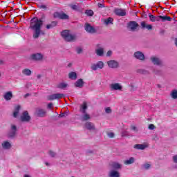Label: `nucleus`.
Here are the masks:
<instances>
[{
  "mask_svg": "<svg viewBox=\"0 0 177 177\" xmlns=\"http://www.w3.org/2000/svg\"><path fill=\"white\" fill-rule=\"evenodd\" d=\"M40 8H41V9H46V6H45V5H41V6H40Z\"/></svg>",
  "mask_w": 177,
  "mask_h": 177,
  "instance_id": "nucleus-54",
  "label": "nucleus"
},
{
  "mask_svg": "<svg viewBox=\"0 0 177 177\" xmlns=\"http://www.w3.org/2000/svg\"><path fill=\"white\" fill-rule=\"evenodd\" d=\"M149 19L151 21H160V16L155 17L154 15H151L149 16Z\"/></svg>",
  "mask_w": 177,
  "mask_h": 177,
  "instance_id": "nucleus-35",
  "label": "nucleus"
},
{
  "mask_svg": "<svg viewBox=\"0 0 177 177\" xmlns=\"http://www.w3.org/2000/svg\"><path fill=\"white\" fill-rule=\"evenodd\" d=\"M131 129L132 131H134V132H138V128L136 126L131 125Z\"/></svg>",
  "mask_w": 177,
  "mask_h": 177,
  "instance_id": "nucleus-46",
  "label": "nucleus"
},
{
  "mask_svg": "<svg viewBox=\"0 0 177 177\" xmlns=\"http://www.w3.org/2000/svg\"><path fill=\"white\" fill-rule=\"evenodd\" d=\"M54 17H59V19H62L63 20H67V19H68V15L65 13L55 12Z\"/></svg>",
  "mask_w": 177,
  "mask_h": 177,
  "instance_id": "nucleus-16",
  "label": "nucleus"
},
{
  "mask_svg": "<svg viewBox=\"0 0 177 177\" xmlns=\"http://www.w3.org/2000/svg\"><path fill=\"white\" fill-rule=\"evenodd\" d=\"M141 27L142 28H147V30H151L153 28L151 25H147L145 21L141 22Z\"/></svg>",
  "mask_w": 177,
  "mask_h": 177,
  "instance_id": "nucleus-29",
  "label": "nucleus"
},
{
  "mask_svg": "<svg viewBox=\"0 0 177 177\" xmlns=\"http://www.w3.org/2000/svg\"><path fill=\"white\" fill-rule=\"evenodd\" d=\"M24 177H31L30 175L25 174Z\"/></svg>",
  "mask_w": 177,
  "mask_h": 177,
  "instance_id": "nucleus-58",
  "label": "nucleus"
},
{
  "mask_svg": "<svg viewBox=\"0 0 177 177\" xmlns=\"http://www.w3.org/2000/svg\"><path fill=\"white\" fill-rule=\"evenodd\" d=\"M31 70L28 69V68H25L22 71V74H24V75H26L28 77H30V75H31Z\"/></svg>",
  "mask_w": 177,
  "mask_h": 177,
  "instance_id": "nucleus-32",
  "label": "nucleus"
},
{
  "mask_svg": "<svg viewBox=\"0 0 177 177\" xmlns=\"http://www.w3.org/2000/svg\"><path fill=\"white\" fill-rule=\"evenodd\" d=\"M62 37L66 42H74L77 40V35L70 33V30H65L61 32Z\"/></svg>",
  "mask_w": 177,
  "mask_h": 177,
  "instance_id": "nucleus-2",
  "label": "nucleus"
},
{
  "mask_svg": "<svg viewBox=\"0 0 177 177\" xmlns=\"http://www.w3.org/2000/svg\"><path fill=\"white\" fill-rule=\"evenodd\" d=\"M115 15H117V16H125L127 15V12H125V10H122L120 8L115 9Z\"/></svg>",
  "mask_w": 177,
  "mask_h": 177,
  "instance_id": "nucleus-21",
  "label": "nucleus"
},
{
  "mask_svg": "<svg viewBox=\"0 0 177 177\" xmlns=\"http://www.w3.org/2000/svg\"><path fill=\"white\" fill-rule=\"evenodd\" d=\"M68 77L70 78V80H77V73L75 72L69 73Z\"/></svg>",
  "mask_w": 177,
  "mask_h": 177,
  "instance_id": "nucleus-33",
  "label": "nucleus"
},
{
  "mask_svg": "<svg viewBox=\"0 0 177 177\" xmlns=\"http://www.w3.org/2000/svg\"><path fill=\"white\" fill-rule=\"evenodd\" d=\"M138 26L139 25L136 21H131L129 24V28H130L131 31H135V30H136V28H138Z\"/></svg>",
  "mask_w": 177,
  "mask_h": 177,
  "instance_id": "nucleus-20",
  "label": "nucleus"
},
{
  "mask_svg": "<svg viewBox=\"0 0 177 177\" xmlns=\"http://www.w3.org/2000/svg\"><path fill=\"white\" fill-rule=\"evenodd\" d=\"M48 154L50 157H56V153L53 151H49Z\"/></svg>",
  "mask_w": 177,
  "mask_h": 177,
  "instance_id": "nucleus-42",
  "label": "nucleus"
},
{
  "mask_svg": "<svg viewBox=\"0 0 177 177\" xmlns=\"http://www.w3.org/2000/svg\"><path fill=\"white\" fill-rule=\"evenodd\" d=\"M111 167L112 168H113L114 169H121L122 165H121V164L117 162H113L111 163Z\"/></svg>",
  "mask_w": 177,
  "mask_h": 177,
  "instance_id": "nucleus-25",
  "label": "nucleus"
},
{
  "mask_svg": "<svg viewBox=\"0 0 177 177\" xmlns=\"http://www.w3.org/2000/svg\"><path fill=\"white\" fill-rule=\"evenodd\" d=\"M42 24H44V22L41 19H39L37 17L31 19L30 28L34 30L33 38L35 39L39 38V35H41V28L42 27Z\"/></svg>",
  "mask_w": 177,
  "mask_h": 177,
  "instance_id": "nucleus-1",
  "label": "nucleus"
},
{
  "mask_svg": "<svg viewBox=\"0 0 177 177\" xmlns=\"http://www.w3.org/2000/svg\"><path fill=\"white\" fill-rule=\"evenodd\" d=\"M43 59L44 55L40 53H33L29 57V59L32 60L33 62H41Z\"/></svg>",
  "mask_w": 177,
  "mask_h": 177,
  "instance_id": "nucleus-5",
  "label": "nucleus"
},
{
  "mask_svg": "<svg viewBox=\"0 0 177 177\" xmlns=\"http://www.w3.org/2000/svg\"><path fill=\"white\" fill-rule=\"evenodd\" d=\"M31 120V116L28 114L27 111L23 112L21 115V121L23 122H29Z\"/></svg>",
  "mask_w": 177,
  "mask_h": 177,
  "instance_id": "nucleus-7",
  "label": "nucleus"
},
{
  "mask_svg": "<svg viewBox=\"0 0 177 177\" xmlns=\"http://www.w3.org/2000/svg\"><path fill=\"white\" fill-rule=\"evenodd\" d=\"M21 108V106H20V105H18L15 107V111L13 113V117H15V118L19 115V111H20Z\"/></svg>",
  "mask_w": 177,
  "mask_h": 177,
  "instance_id": "nucleus-30",
  "label": "nucleus"
},
{
  "mask_svg": "<svg viewBox=\"0 0 177 177\" xmlns=\"http://www.w3.org/2000/svg\"><path fill=\"white\" fill-rule=\"evenodd\" d=\"M109 177H120V173L115 170H111L109 173Z\"/></svg>",
  "mask_w": 177,
  "mask_h": 177,
  "instance_id": "nucleus-26",
  "label": "nucleus"
},
{
  "mask_svg": "<svg viewBox=\"0 0 177 177\" xmlns=\"http://www.w3.org/2000/svg\"><path fill=\"white\" fill-rule=\"evenodd\" d=\"M46 165H49V163H46Z\"/></svg>",
  "mask_w": 177,
  "mask_h": 177,
  "instance_id": "nucleus-63",
  "label": "nucleus"
},
{
  "mask_svg": "<svg viewBox=\"0 0 177 177\" xmlns=\"http://www.w3.org/2000/svg\"><path fill=\"white\" fill-rule=\"evenodd\" d=\"M157 86H158V88L159 89L161 88V85L158 84Z\"/></svg>",
  "mask_w": 177,
  "mask_h": 177,
  "instance_id": "nucleus-60",
  "label": "nucleus"
},
{
  "mask_svg": "<svg viewBox=\"0 0 177 177\" xmlns=\"http://www.w3.org/2000/svg\"><path fill=\"white\" fill-rule=\"evenodd\" d=\"M69 6L73 9V10H78V6L75 4H71Z\"/></svg>",
  "mask_w": 177,
  "mask_h": 177,
  "instance_id": "nucleus-40",
  "label": "nucleus"
},
{
  "mask_svg": "<svg viewBox=\"0 0 177 177\" xmlns=\"http://www.w3.org/2000/svg\"><path fill=\"white\" fill-rule=\"evenodd\" d=\"M40 77H41V75H38L37 78H40Z\"/></svg>",
  "mask_w": 177,
  "mask_h": 177,
  "instance_id": "nucleus-61",
  "label": "nucleus"
},
{
  "mask_svg": "<svg viewBox=\"0 0 177 177\" xmlns=\"http://www.w3.org/2000/svg\"><path fill=\"white\" fill-rule=\"evenodd\" d=\"M97 48L95 50V53L97 56H103V55L104 54V49L102 47H100V44H98L97 46Z\"/></svg>",
  "mask_w": 177,
  "mask_h": 177,
  "instance_id": "nucleus-17",
  "label": "nucleus"
},
{
  "mask_svg": "<svg viewBox=\"0 0 177 177\" xmlns=\"http://www.w3.org/2000/svg\"><path fill=\"white\" fill-rule=\"evenodd\" d=\"M105 112L106 114H111V109L110 107H107L105 109Z\"/></svg>",
  "mask_w": 177,
  "mask_h": 177,
  "instance_id": "nucleus-43",
  "label": "nucleus"
},
{
  "mask_svg": "<svg viewBox=\"0 0 177 177\" xmlns=\"http://www.w3.org/2000/svg\"><path fill=\"white\" fill-rule=\"evenodd\" d=\"M133 57L138 60H140V62H145V60H146V57L142 51L135 52L133 54Z\"/></svg>",
  "mask_w": 177,
  "mask_h": 177,
  "instance_id": "nucleus-6",
  "label": "nucleus"
},
{
  "mask_svg": "<svg viewBox=\"0 0 177 177\" xmlns=\"http://www.w3.org/2000/svg\"><path fill=\"white\" fill-rule=\"evenodd\" d=\"M88 109V105L86 102H84L82 105L80 106V112L83 115L81 117L82 121H88L91 120V115L86 113V109Z\"/></svg>",
  "mask_w": 177,
  "mask_h": 177,
  "instance_id": "nucleus-3",
  "label": "nucleus"
},
{
  "mask_svg": "<svg viewBox=\"0 0 177 177\" xmlns=\"http://www.w3.org/2000/svg\"><path fill=\"white\" fill-rule=\"evenodd\" d=\"M153 73L156 75H162V70L158 69V68H154L153 69Z\"/></svg>",
  "mask_w": 177,
  "mask_h": 177,
  "instance_id": "nucleus-36",
  "label": "nucleus"
},
{
  "mask_svg": "<svg viewBox=\"0 0 177 177\" xmlns=\"http://www.w3.org/2000/svg\"><path fill=\"white\" fill-rule=\"evenodd\" d=\"M85 128L88 131H95V129H96L95 124L91 122H87L85 124Z\"/></svg>",
  "mask_w": 177,
  "mask_h": 177,
  "instance_id": "nucleus-18",
  "label": "nucleus"
},
{
  "mask_svg": "<svg viewBox=\"0 0 177 177\" xmlns=\"http://www.w3.org/2000/svg\"><path fill=\"white\" fill-rule=\"evenodd\" d=\"M56 26H57V22L52 21L50 24L46 25V28L50 30V28H53V27H56Z\"/></svg>",
  "mask_w": 177,
  "mask_h": 177,
  "instance_id": "nucleus-28",
  "label": "nucleus"
},
{
  "mask_svg": "<svg viewBox=\"0 0 177 177\" xmlns=\"http://www.w3.org/2000/svg\"><path fill=\"white\" fill-rule=\"evenodd\" d=\"M2 64H5V62L0 59V66H2Z\"/></svg>",
  "mask_w": 177,
  "mask_h": 177,
  "instance_id": "nucleus-53",
  "label": "nucleus"
},
{
  "mask_svg": "<svg viewBox=\"0 0 177 177\" xmlns=\"http://www.w3.org/2000/svg\"><path fill=\"white\" fill-rule=\"evenodd\" d=\"M28 96H31V94H30V93H26V95H24V97L25 99H27V97H28Z\"/></svg>",
  "mask_w": 177,
  "mask_h": 177,
  "instance_id": "nucleus-52",
  "label": "nucleus"
},
{
  "mask_svg": "<svg viewBox=\"0 0 177 177\" xmlns=\"http://www.w3.org/2000/svg\"><path fill=\"white\" fill-rule=\"evenodd\" d=\"M52 107H53V103H49L48 104V109H52Z\"/></svg>",
  "mask_w": 177,
  "mask_h": 177,
  "instance_id": "nucleus-51",
  "label": "nucleus"
},
{
  "mask_svg": "<svg viewBox=\"0 0 177 177\" xmlns=\"http://www.w3.org/2000/svg\"><path fill=\"white\" fill-rule=\"evenodd\" d=\"M113 20H114V19H113V18L109 17V18H108L107 19H105L104 23H105V24H106V25L113 24Z\"/></svg>",
  "mask_w": 177,
  "mask_h": 177,
  "instance_id": "nucleus-38",
  "label": "nucleus"
},
{
  "mask_svg": "<svg viewBox=\"0 0 177 177\" xmlns=\"http://www.w3.org/2000/svg\"><path fill=\"white\" fill-rule=\"evenodd\" d=\"M109 138H114V133L110 132L107 133Z\"/></svg>",
  "mask_w": 177,
  "mask_h": 177,
  "instance_id": "nucleus-49",
  "label": "nucleus"
},
{
  "mask_svg": "<svg viewBox=\"0 0 177 177\" xmlns=\"http://www.w3.org/2000/svg\"><path fill=\"white\" fill-rule=\"evenodd\" d=\"M84 30L86 32H89V34H95L96 32V29L93 28V26H91L89 24H86L84 26Z\"/></svg>",
  "mask_w": 177,
  "mask_h": 177,
  "instance_id": "nucleus-12",
  "label": "nucleus"
},
{
  "mask_svg": "<svg viewBox=\"0 0 177 177\" xmlns=\"http://www.w3.org/2000/svg\"><path fill=\"white\" fill-rule=\"evenodd\" d=\"M136 73H138V74H142L143 75H149V74H150L149 71L142 68L137 69Z\"/></svg>",
  "mask_w": 177,
  "mask_h": 177,
  "instance_id": "nucleus-24",
  "label": "nucleus"
},
{
  "mask_svg": "<svg viewBox=\"0 0 177 177\" xmlns=\"http://www.w3.org/2000/svg\"><path fill=\"white\" fill-rule=\"evenodd\" d=\"M107 65L109 68H118L120 64L116 60H109L107 62Z\"/></svg>",
  "mask_w": 177,
  "mask_h": 177,
  "instance_id": "nucleus-9",
  "label": "nucleus"
},
{
  "mask_svg": "<svg viewBox=\"0 0 177 177\" xmlns=\"http://www.w3.org/2000/svg\"><path fill=\"white\" fill-rule=\"evenodd\" d=\"M35 115L37 117L44 118L46 115V111L45 109L38 108L35 111Z\"/></svg>",
  "mask_w": 177,
  "mask_h": 177,
  "instance_id": "nucleus-13",
  "label": "nucleus"
},
{
  "mask_svg": "<svg viewBox=\"0 0 177 177\" xmlns=\"http://www.w3.org/2000/svg\"><path fill=\"white\" fill-rule=\"evenodd\" d=\"M104 67V63H103V62L102 61H99L96 64H91V70H93V71H96L97 68H100V70H102V68H103Z\"/></svg>",
  "mask_w": 177,
  "mask_h": 177,
  "instance_id": "nucleus-8",
  "label": "nucleus"
},
{
  "mask_svg": "<svg viewBox=\"0 0 177 177\" xmlns=\"http://www.w3.org/2000/svg\"><path fill=\"white\" fill-rule=\"evenodd\" d=\"M59 117L60 118L64 117V113H61V114H59Z\"/></svg>",
  "mask_w": 177,
  "mask_h": 177,
  "instance_id": "nucleus-55",
  "label": "nucleus"
},
{
  "mask_svg": "<svg viewBox=\"0 0 177 177\" xmlns=\"http://www.w3.org/2000/svg\"><path fill=\"white\" fill-rule=\"evenodd\" d=\"M88 153H92V151H88Z\"/></svg>",
  "mask_w": 177,
  "mask_h": 177,
  "instance_id": "nucleus-62",
  "label": "nucleus"
},
{
  "mask_svg": "<svg viewBox=\"0 0 177 177\" xmlns=\"http://www.w3.org/2000/svg\"><path fill=\"white\" fill-rule=\"evenodd\" d=\"M76 52L77 55H81V53H82V48L81 47L76 48Z\"/></svg>",
  "mask_w": 177,
  "mask_h": 177,
  "instance_id": "nucleus-41",
  "label": "nucleus"
},
{
  "mask_svg": "<svg viewBox=\"0 0 177 177\" xmlns=\"http://www.w3.org/2000/svg\"><path fill=\"white\" fill-rule=\"evenodd\" d=\"M12 97H13V93H12V91H8L4 93L3 98L5 99V100H11Z\"/></svg>",
  "mask_w": 177,
  "mask_h": 177,
  "instance_id": "nucleus-22",
  "label": "nucleus"
},
{
  "mask_svg": "<svg viewBox=\"0 0 177 177\" xmlns=\"http://www.w3.org/2000/svg\"><path fill=\"white\" fill-rule=\"evenodd\" d=\"M111 91H122V86L120 83H113L110 86Z\"/></svg>",
  "mask_w": 177,
  "mask_h": 177,
  "instance_id": "nucleus-11",
  "label": "nucleus"
},
{
  "mask_svg": "<svg viewBox=\"0 0 177 177\" xmlns=\"http://www.w3.org/2000/svg\"><path fill=\"white\" fill-rule=\"evenodd\" d=\"M150 167H151V165L149 163L143 165V168H145V169H149V168H150Z\"/></svg>",
  "mask_w": 177,
  "mask_h": 177,
  "instance_id": "nucleus-45",
  "label": "nucleus"
},
{
  "mask_svg": "<svg viewBox=\"0 0 177 177\" xmlns=\"http://www.w3.org/2000/svg\"><path fill=\"white\" fill-rule=\"evenodd\" d=\"M147 147V145L145 144H136L134 145V149H136L137 150H145Z\"/></svg>",
  "mask_w": 177,
  "mask_h": 177,
  "instance_id": "nucleus-23",
  "label": "nucleus"
},
{
  "mask_svg": "<svg viewBox=\"0 0 177 177\" xmlns=\"http://www.w3.org/2000/svg\"><path fill=\"white\" fill-rule=\"evenodd\" d=\"M161 19L162 21H171V20H172V18H171V17H168V16H159V20Z\"/></svg>",
  "mask_w": 177,
  "mask_h": 177,
  "instance_id": "nucleus-27",
  "label": "nucleus"
},
{
  "mask_svg": "<svg viewBox=\"0 0 177 177\" xmlns=\"http://www.w3.org/2000/svg\"><path fill=\"white\" fill-rule=\"evenodd\" d=\"M175 45L177 47V38L175 39Z\"/></svg>",
  "mask_w": 177,
  "mask_h": 177,
  "instance_id": "nucleus-57",
  "label": "nucleus"
},
{
  "mask_svg": "<svg viewBox=\"0 0 177 177\" xmlns=\"http://www.w3.org/2000/svg\"><path fill=\"white\" fill-rule=\"evenodd\" d=\"M113 55V51L111 50H109L107 53H106V56L108 57H110V56H111Z\"/></svg>",
  "mask_w": 177,
  "mask_h": 177,
  "instance_id": "nucleus-48",
  "label": "nucleus"
},
{
  "mask_svg": "<svg viewBox=\"0 0 177 177\" xmlns=\"http://www.w3.org/2000/svg\"><path fill=\"white\" fill-rule=\"evenodd\" d=\"M85 14L87 15V16H93V11L92 10H87Z\"/></svg>",
  "mask_w": 177,
  "mask_h": 177,
  "instance_id": "nucleus-39",
  "label": "nucleus"
},
{
  "mask_svg": "<svg viewBox=\"0 0 177 177\" xmlns=\"http://www.w3.org/2000/svg\"><path fill=\"white\" fill-rule=\"evenodd\" d=\"M1 146L4 150H10V149H12V143L8 140L3 141Z\"/></svg>",
  "mask_w": 177,
  "mask_h": 177,
  "instance_id": "nucleus-15",
  "label": "nucleus"
},
{
  "mask_svg": "<svg viewBox=\"0 0 177 177\" xmlns=\"http://www.w3.org/2000/svg\"><path fill=\"white\" fill-rule=\"evenodd\" d=\"M150 61L154 66H160V67H164L165 66L162 60H161V59H160V57L157 56H154V55L151 56L150 57Z\"/></svg>",
  "mask_w": 177,
  "mask_h": 177,
  "instance_id": "nucleus-4",
  "label": "nucleus"
},
{
  "mask_svg": "<svg viewBox=\"0 0 177 177\" xmlns=\"http://www.w3.org/2000/svg\"><path fill=\"white\" fill-rule=\"evenodd\" d=\"M173 161H174V162L177 164V155L173 156Z\"/></svg>",
  "mask_w": 177,
  "mask_h": 177,
  "instance_id": "nucleus-50",
  "label": "nucleus"
},
{
  "mask_svg": "<svg viewBox=\"0 0 177 177\" xmlns=\"http://www.w3.org/2000/svg\"><path fill=\"white\" fill-rule=\"evenodd\" d=\"M64 94L63 93H55L48 96V100H55L56 99H63Z\"/></svg>",
  "mask_w": 177,
  "mask_h": 177,
  "instance_id": "nucleus-10",
  "label": "nucleus"
},
{
  "mask_svg": "<svg viewBox=\"0 0 177 177\" xmlns=\"http://www.w3.org/2000/svg\"><path fill=\"white\" fill-rule=\"evenodd\" d=\"M122 136H129V133H128V131H123L122 133Z\"/></svg>",
  "mask_w": 177,
  "mask_h": 177,
  "instance_id": "nucleus-47",
  "label": "nucleus"
},
{
  "mask_svg": "<svg viewBox=\"0 0 177 177\" xmlns=\"http://www.w3.org/2000/svg\"><path fill=\"white\" fill-rule=\"evenodd\" d=\"M66 86H68V84L64 82H61L57 85V88H59V89H66Z\"/></svg>",
  "mask_w": 177,
  "mask_h": 177,
  "instance_id": "nucleus-34",
  "label": "nucleus"
},
{
  "mask_svg": "<svg viewBox=\"0 0 177 177\" xmlns=\"http://www.w3.org/2000/svg\"><path fill=\"white\" fill-rule=\"evenodd\" d=\"M98 7H99V8H103V4H102V3H98Z\"/></svg>",
  "mask_w": 177,
  "mask_h": 177,
  "instance_id": "nucleus-56",
  "label": "nucleus"
},
{
  "mask_svg": "<svg viewBox=\"0 0 177 177\" xmlns=\"http://www.w3.org/2000/svg\"><path fill=\"white\" fill-rule=\"evenodd\" d=\"M135 162V158L131 157L129 159L124 160L125 165H130V164H133Z\"/></svg>",
  "mask_w": 177,
  "mask_h": 177,
  "instance_id": "nucleus-31",
  "label": "nucleus"
},
{
  "mask_svg": "<svg viewBox=\"0 0 177 177\" xmlns=\"http://www.w3.org/2000/svg\"><path fill=\"white\" fill-rule=\"evenodd\" d=\"M171 97L172 99H177V90L171 91Z\"/></svg>",
  "mask_w": 177,
  "mask_h": 177,
  "instance_id": "nucleus-37",
  "label": "nucleus"
},
{
  "mask_svg": "<svg viewBox=\"0 0 177 177\" xmlns=\"http://www.w3.org/2000/svg\"><path fill=\"white\" fill-rule=\"evenodd\" d=\"M16 132H17V127L16 125L12 124L10 132L8 133L9 138H15L16 136Z\"/></svg>",
  "mask_w": 177,
  "mask_h": 177,
  "instance_id": "nucleus-14",
  "label": "nucleus"
},
{
  "mask_svg": "<svg viewBox=\"0 0 177 177\" xmlns=\"http://www.w3.org/2000/svg\"><path fill=\"white\" fill-rule=\"evenodd\" d=\"M85 82L82 79H79L75 82V86L76 88H84Z\"/></svg>",
  "mask_w": 177,
  "mask_h": 177,
  "instance_id": "nucleus-19",
  "label": "nucleus"
},
{
  "mask_svg": "<svg viewBox=\"0 0 177 177\" xmlns=\"http://www.w3.org/2000/svg\"><path fill=\"white\" fill-rule=\"evenodd\" d=\"M149 129H150L151 131H153V129H156V126H154V124H151L149 125Z\"/></svg>",
  "mask_w": 177,
  "mask_h": 177,
  "instance_id": "nucleus-44",
  "label": "nucleus"
},
{
  "mask_svg": "<svg viewBox=\"0 0 177 177\" xmlns=\"http://www.w3.org/2000/svg\"><path fill=\"white\" fill-rule=\"evenodd\" d=\"M71 66H73V64L71 63L68 64V67H71Z\"/></svg>",
  "mask_w": 177,
  "mask_h": 177,
  "instance_id": "nucleus-59",
  "label": "nucleus"
}]
</instances>
